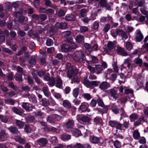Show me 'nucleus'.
I'll use <instances>...</instances> for the list:
<instances>
[{"instance_id":"obj_1","label":"nucleus","mask_w":148,"mask_h":148,"mask_svg":"<svg viewBox=\"0 0 148 148\" xmlns=\"http://www.w3.org/2000/svg\"><path fill=\"white\" fill-rule=\"evenodd\" d=\"M83 83L86 85L88 88H93L94 86H96L99 85V82L97 81L90 82L87 77H84L83 80Z\"/></svg>"},{"instance_id":"obj_2","label":"nucleus","mask_w":148,"mask_h":148,"mask_svg":"<svg viewBox=\"0 0 148 148\" xmlns=\"http://www.w3.org/2000/svg\"><path fill=\"white\" fill-rule=\"evenodd\" d=\"M106 93L112 97L115 100L119 97V94L118 91L115 88H112L106 91Z\"/></svg>"},{"instance_id":"obj_3","label":"nucleus","mask_w":148,"mask_h":148,"mask_svg":"<svg viewBox=\"0 0 148 148\" xmlns=\"http://www.w3.org/2000/svg\"><path fill=\"white\" fill-rule=\"evenodd\" d=\"M109 125L111 127H115L117 129L120 130H124V129H123L122 124L116 121H110Z\"/></svg>"},{"instance_id":"obj_4","label":"nucleus","mask_w":148,"mask_h":148,"mask_svg":"<svg viewBox=\"0 0 148 148\" xmlns=\"http://www.w3.org/2000/svg\"><path fill=\"white\" fill-rule=\"evenodd\" d=\"M78 71L75 67L71 68V70H69L67 72V76L70 79L71 78L75 75L77 74Z\"/></svg>"},{"instance_id":"obj_5","label":"nucleus","mask_w":148,"mask_h":148,"mask_svg":"<svg viewBox=\"0 0 148 148\" xmlns=\"http://www.w3.org/2000/svg\"><path fill=\"white\" fill-rule=\"evenodd\" d=\"M99 4L101 7H105L108 10H111L110 6L107 2V0H100L99 1Z\"/></svg>"},{"instance_id":"obj_6","label":"nucleus","mask_w":148,"mask_h":148,"mask_svg":"<svg viewBox=\"0 0 148 148\" xmlns=\"http://www.w3.org/2000/svg\"><path fill=\"white\" fill-rule=\"evenodd\" d=\"M143 35L140 31L139 30H137L135 38L136 41L140 42L143 39Z\"/></svg>"},{"instance_id":"obj_7","label":"nucleus","mask_w":148,"mask_h":148,"mask_svg":"<svg viewBox=\"0 0 148 148\" xmlns=\"http://www.w3.org/2000/svg\"><path fill=\"white\" fill-rule=\"evenodd\" d=\"M100 137H97L94 136H90V142L93 144H97L99 143Z\"/></svg>"},{"instance_id":"obj_8","label":"nucleus","mask_w":148,"mask_h":148,"mask_svg":"<svg viewBox=\"0 0 148 148\" xmlns=\"http://www.w3.org/2000/svg\"><path fill=\"white\" fill-rule=\"evenodd\" d=\"M110 87V84L106 82H103L100 85L99 88L101 90L106 89Z\"/></svg>"},{"instance_id":"obj_9","label":"nucleus","mask_w":148,"mask_h":148,"mask_svg":"<svg viewBox=\"0 0 148 148\" xmlns=\"http://www.w3.org/2000/svg\"><path fill=\"white\" fill-rule=\"evenodd\" d=\"M79 116V115H78L77 116V119L78 120H80L84 123H88L90 120V118L87 116H83L81 117H78Z\"/></svg>"},{"instance_id":"obj_10","label":"nucleus","mask_w":148,"mask_h":148,"mask_svg":"<svg viewBox=\"0 0 148 148\" xmlns=\"http://www.w3.org/2000/svg\"><path fill=\"white\" fill-rule=\"evenodd\" d=\"M56 87L60 88H62V79L58 76L56 77Z\"/></svg>"},{"instance_id":"obj_11","label":"nucleus","mask_w":148,"mask_h":148,"mask_svg":"<svg viewBox=\"0 0 148 148\" xmlns=\"http://www.w3.org/2000/svg\"><path fill=\"white\" fill-rule=\"evenodd\" d=\"M131 61L129 58H127L124 60L123 65L127 66L129 68H131L132 67V64H131Z\"/></svg>"},{"instance_id":"obj_12","label":"nucleus","mask_w":148,"mask_h":148,"mask_svg":"<svg viewBox=\"0 0 148 148\" xmlns=\"http://www.w3.org/2000/svg\"><path fill=\"white\" fill-rule=\"evenodd\" d=\"M7 137V134L5 132L1 130L0 132V140L2 141H4L6 140Z\"/></svg>"},{"instance_id":"obj_13","label":"nucleus","mask_w":148,"mask_h":148,"mask_svg":"<svg viewBox=\"0 0 148 148\" xmlns=\"http://www.w3.org/2000/svg\"><path fill=\"white\" fill-rule=\"evenodd\" d=\"M87 109V103L85 102L82 103L81 105L79 106V109L81 112L86 111Z\"/></svg>"},{"instance_id":"obj_14","label":"nucleus","mask_w":148,"mask_h":148,"mask_svg":"<svg viewBox=\"0 0 148 148\" xmlns=\"http://www.w3.org/2000/svg\"><path fill=\"white\" fill-rule=\"evenodd\" d=\"M74 121L73 120L69 119L66 123L65 126L67 128H71L74 126Z\"/></svg>"},{"instance_id":"obj_15","label":"nucleus","mask_w":148,"mask_h":148,"mask_svg":"<svg viewBox=\"0 0 148 148\" xmlns=\"http://www.w3.org/2000/svg\"><path fill=\"white\" fill-rule=\"evenodd\" d=\"M61 49L62 52H65L70 51V47L68 43L62 45L61 47Z\"/></svg>"},{"instance_id":"obj_16","label":"nucleus","mask_w":148,"mask_h":148,"mask_svg":"<svg viewBox=\"0 0 148 148\" xmlns=\"http://www.w3.org/2000/svg\"><path fill=\"white\" fill-rule=\"evenodd\" d=\"M68 44L70 47V50L71 51L72 49H75L77 47V45L75 43L73 42L72 40H71L70 41L67 40Z\"/></svg>"},{"instance_id":"obj_17","label":"nucleus","mask_w":148,"mask_h":148,"mask_svg":"<svg viewBox=\"0 0 148 148\" xmlns=\"http://www.w3.org/2000/svg\"><path fill=\"white\" fill-rule=\"evenodd\" d=\"M28 62L32 66H33L34 65H35L36 64V59L35 56H32Z\"/></svg>"},{"instance_id":"obj_18","label":"nucleus","mask_w":148,"mask_h":148,"mask_svg":"<svg viewBox=\"0 0 148 148\" xmlns=\"http://www.w3.org/2000/svg\"><path fill=\"white\" fill-rule=\"evenodd\" d=\"M38 144L40 145L45 146L47 143V141L44 138H40L37 140Z\"/></svg>"},{"instance_id":"obj_19","label":"nucleus","mask_w":148,"mask_h":148,"mask_svg":"<svg viewBox=\"0 0 148 148\" xmlns=\"http://www.w3.org/2000/svg\"><path fill=\"white\" fill-rule=\"evenodd\" d=\"M95 73L97 74H99L103 70V67L101 65H96L95 66Z\"/></svg>"},{"instance_id":"obj_20","label":"nucleus","mask_w":148,"mask_h":148,"mask_svg":"<svg viewBox=\"0 0 148 148\" xmlns=\"http://www.w3.org/2000/svg\"><path fill=\"white\" fill-rule=\"evenodd\" d=\"M88 10V9L86 8H83L81 10L80 13L81 16L83 18L86 17Z\"/></svg>"},{"instance_id":"obj_21","label":"nucleus","mask_w":148,"mask_h":148,"mask_svg":"<svg viewBox=\"0 0 148 148\" xmlns=\"http://www.w3.org/2000/svg\"><path fill=\"white\" fill-rule=\"evenodd\" d=\"M42 90L45 96L47 97H48L49 96V92L47 86L43 87L42 88Z\"/></svg>"},{"instance_id":"obj_22","label":"nucleus","mask_w":148,"mask_h":148,"mask_svg":"<svg viewBox=\"0 0 148 148\" xmlns=\"http://www.w3.org/2000/svg\"><path fill=\"white\" fill-rule=\"evenodd\" d=\"M47 122L53 124L55 123V119L53 114L48 116L47 118Z\"/></svg>"},{"instance_id":"obj_23","label":"nucleus","mask_w":148,"mask_h":148,"mask_svg":"<svg viewBox=\"0 0 148 148\" xmlns=\"http://www.w3.org/2000/svg\"><path fill=\"white\" fill-rule=\"evenodd\" d=\"M133 137L135 140H137L140 137V134L138 130L134 131L133 134Z\"/></svg>"},{"instance_id":"obj_24","label":"nucleus","mask_w":148,"mask_h":148,"mask_svg":"<svg viewBox=\"0 0 148 148\" xmlns=\"http://www.w3.org/2000/svg\"><path fill=\"white\" fill-rule=\"evenodd\" d=\"M115 42L114 41H109L107 45V47L109 50H112L114 47V45L115 44Z\"/></svg>"},{"instance_id":"obj_25","label":"nucleus","mask_w":148,"mask_h":148,"mask_svg":"<svg viewBox=\"0 0 148 148\" xmlns=\"http://www.w3.org/2000/svg\"><path fill=\"white\" fill-rule=\"evenodd\" d=\"M62 104L63 106L66 108H69L71 107V103L68 100H64L63 101Z\"/></svg>"},{"instance_id":"obj_26","label":"nucleus","mask_w":148,"mask_h":148,"mask_svg":"<svg viewBox=\"0 0 148 148\" xmlns=\"http://www.w3.org/2000/svg\"><path fill=\"white\" fill-rule=\"evenodd\" d=\"M138 117V115L135 113H132L129 116V118L131 122L135 121Z\"/></svg>"},{"instance_id":"obj_27","label":"nucleus","mask_w":148,"mask_h":148,"mask_svg":"<svg viewBox=\"0 0 148 148\" xmlns=\"http://www.w3.org/2000/svg\"><path fill=\"white\" fill-rule=\"evenodd\" d=\"M71 138V136L69 134H63L61 136V139L63 140H68Z\"/></svg>"},{"instance_id":"obj_28","label":"nucleus","mask_w":148,"mask_h":148,"mask_svg":"<svg viewBox=\"0 0 148 148\" xmlns=\"http://www.w3.org/2000/svg\"><path fill=\"white\" fill-rule=\"evenodd\" d=\"M14 139L16 141L22 144H24L26 142L25 140V139L21 138L17 136H15Z\"/></svg>"},{"instance_id":"obj_29","label":"nucleus","mask_w":148,"mask_h":148,"mask_svg":"<svg viewBox=\"0 0 148 148\" xmlns=\"http://www.w3.org/2000/svg\"><path fill=\"white\" fill-rule=\"evenodd\" d=\"M144 119V117L143 116H141L139 118L138 120L134 123V125L135 126H137L140 125L142 121Z\"/></svg>"},{"instance_id":"obj_30","label":"nucleus","mask_w":148,"mask_h":148,"mask_svg":"<svg viewBox=\"0 0 148 148\" xmlns=\"http://www.w3.org/2000/svg\"><path fill=\"white\" fill-rule=\"evenodd\" d=\"M84 40V37L82 35H77L75 38V40L77 43H80Z\"/></svg>"},{"instance_id":"obj_31","label":"nucleus","mask_w":148,"mask_h":148,"mask_svg":"<svg viewBox=\"0 0 148 148\" xmlns=\"http://www.w3.org/2000/svg\"><path fill=\"white\" fill-rule=\"evenodd\" d=\"M79 88H76L73 89L72 94L75 98H76L79 95Z\"/></svg>"},{"instance_id":"obj_32","label":"nucleus","mask_w":148,"mask_h":148,"mask_svg":"<svg viewBox=\"0 0 148 148\" xmlns=\"http://www.w3.org/2000/svg\"><path fill=\"white\" fill-rule=\"evenodd\" d=\"M65 19L66 20L68 21H73L75 20L74 16L72 14L67 15Z\"/></svg>"},{"instance_id":"obj_33","label":"nucleus","mask_w":148,"mask_h":148,"mask_svg":"<svg viewBox=\"0 0 148 148\" xmlns=\"http://www.w3.org/2000/svg\"><path fill=\"white\" fill-rule=\"evenodd\" d=\"M48 84L51 86H54L55 84V79L54 77H51L49 80L48 81Z\"/></svg>"},{"instance_id":"obj_34","label":"nucleus","mask_w":148,"mask_h":148,"mask_svg":"<svg viewBox=\"0 0 148 148\" xmlns=\"http://www.w3.org/2000/svg\"><path fill=\"white\" fill-rule=\"evenodd\" d=\"M72 133L76 137L80 136L81 134L80 131L77 129H73L72 130Z\"/></svg>"},{"instance_id":"obj_35","label":"nucleus","mask_w":148,"mask_h":148,"mask_svg":"<svg viewBox=\"0 0 148 148\" xmlns=\"http://www.w3.org/2000/svg\"><path fill=\"white\" fill-rule=\"evenodd\" d=\"M84 46L85 48L89 52L91 53L92 51V47L89 44L87 43H84Z\"/></svg>"},{"instance_id":"obj_36","label":"nucleus","mask_w":148,"mask_h":148,"mask_svg":"<svg viewBox=\"0 0 148 148\" xmlns=\"http://www.w3.org/2000/svg\"><path fill=\"white\" fill-rule=\"evenodd\" d=\"M93 122L96 124H101L102 122V119L99 117H96L94 119Z\"/></svg>"},{"instance_id":"obj_37","label":"nucleus","mask_w":148,"mask_h":148,"mask_svg":"<svg viewBox=\"0 0 148 148\" xmlns=\"http://www.w3.org/2000/svg\"><path fill=\"white\" fill-rule=\"evenodd\" d=\"M8 129L13 134H16L19 133L16 127H12L9 128Z\"/></svg>"},{"instance_id":"obj_38","label":"nucleus","mask_w":148,"mask_h":148,"mask_svg":"<svg viewBox=\"0 0 148 148\" xmlns=\"http://www.w3.org/2000/svg\"><path fill=\"white\" fill-rule=\"evenodd\" d=\"M126 49L128 51H130L133 47V45L130 42L127 41L125 44Z\"/></svg>"},{"instance_id":"obj_39","label":"nucleus","mask_w":148,"mask_h":148,"mask_svg":"<svg viewBox=\"0 0 148 148\" xmlns=\"http://www.w3.org/2000/svg\"><path fill=\"white\" fill-rule=\"evenodd\" d=\"M29 104L27 103H23L22 104V107L27 111L29 112L30 111Z\"/></svg>"},{"instance_id":"obj_40","label":"nucleus","mask_w":148,"mask_h":148,"mask_svg":"<svg viewBox=\"0 0 148 148\" xmlns=\"http://www.w3.org/2000/svg\"><path fill=\"white\" fill-rule=\"evenodd\" d=\"M15 79L18 82L22 81H23L22 75L20 74H16L15 75Z\"/></svg>"},{"instance_id":"obj_41","label":"nucleus","mask_w":148,"mask_h":148,"mask_svg":"<svg viewBox=\"0 0 148 148\" xmlns=\"http://www.w3.org/2000/svg\"><path fill=\"white\" fill-rule=\"evenodd\" d=\"M86 60V58L85 55L82 53L80 56L79 57V62L84 63Z\"/></svg>"},{"instance_id":"obj_42","label":"nucleus","mask_w":148,"mask_h":148,"mask_svg":"<svg viewBox=\"0 0 148 148\" xmlns=\"http://www.w3.org/2000/svg\"><path fill=\"white\" fill-rule=\"evenodd\" d=\"M12 111L15 113L18 114L20 115H22L23 113L18 109L15 107H13L12 108Z\"/></svg>"},{"instance_id":"obj_43","label":"nucleus","mask_w":148,"mask_h":148,"mask_svg":"<svg viewBox=\"0 0 148 148\" xmlns=\"http://www.w3.org/2000/svg\"><path fill=\"white\" fill-rule=\"evenodd\" d=\"M50 141L53 145H55L58 143L57 138L55 136H52Z\"/></svg>"},{"instance_id":"obj_44","label":"nucleus","mask_w":148,"mask_h":148,"mask_svg":"<svg viewBox=\"0 0 148 148\" xmlns=\"http://www.w3.org/2000/svg\"><path fill=\"white\" fill-rule=\"evenodd\" d=\"M16 124L19 128H21L24 125L23 123L20 120H16Z\"/></svg>"},{"instance_id":"obj_45","label":"nucleus","mask_w":148,"mask_h":148,"mask_svg":"<svg viewBox=\"0 0 148 148\" xmlns=\"http://www.w3.org/2000/svg\"><path fill=\"white\" fill-rule=\"evenodd\" d=\"M113 145L116 148H120L121 146V143L118 140L114 142Z\"/></svg>"},{"instance_id":"obj_46","label":"nucleus","mask_w":148,"mask_h":148,"mask_svg":"<svg viewBox=\"0 0 148 148\" xmlns=\"http://www.w3.org/2000/svg\"><path fill=\"white\" fill-rule=\"evenodd\" d=\"M122 125L123 129H127L128 127L129 126V121H127L126 120L124 121Z\"/></svg>"},{"instance_id":"obj_47","label":"nucleus","mask_w":148,"mask_h":148,"mask_svg":"<svg viewBox=\"0 0 148 148\" xmlns=\"http://www.w3.org/2000/svg\"><path fill=\"white\" fill-rule=\"evenodd\" d=\"M52 126L49 127L46 126L42 128V129L45 132H49L52 131Z\"/></svg>"},{"instance_id":"obj_48","label":"nucleus","mask_w":148,"mask_h":148,"mask_svg":"<svg viewBox=\"0 0 148 148\" xmlns=\"http://www.w3.org/2000/svg\"><path fill=\"white\" fill-rule=\"evenodd\" d=\"M33 114L35 116H41L43 114V112L39 110L36 112H34Z\"/></svg>"},{"instance_id":"obj_49","label":"nucleus","mask_w":148,"mask_h":148,"mask_svg":"<svg viewBox=\"0 0 148 148\" xmlns=\"http://www.w3.org/2000/svg\"><path fill=\"white\" fill-rule=\"evenodd\" d=\"M87 67L91 73H95V69L94 67L90 65H88L87 66Z\"/></svg>"},{"instance_id":"obj_50","label":"nucleus","mask_w":148,"mask_h":148,"mask_svg":"<svg viewBox=\"0 0 148 148\" xmlns=\"http://www.w3.org/2000/svg\"><path fill=\"white\" fill-rule=\"evenodd\" d=\"M42 105L45 106H48L49 104V102L46 99L44 98L42 99Z\"/></svg>"},{"instance_id":"obj_51","label":"nucleus","mask_w":148,"mask_h":148,"mask_svg":"<svg viewBox=\"0 0 148 148\" xmlns=\"http://www.w3.org/2000/svg\"><path fill=\"white\" fill-rule=\"evenodd\" d=\"M35 118L34 116H29L26 118V121L27 123L31 122Z\"/></svg>"},{"instance_id":"obj_52","label":"nucleus","mask_w":148,"mask_h":148,"mask_svg":"<svg viewBox=\"0 0 148 148\" xmlns=\"http://www.w3.org/2000/svg\"><path fill=\"white\" fill-rule=\"evenodd\" d=\"M39 18L41 21H44L47 19V16L45 14H40L39 15Z\"/></svg>"},{"instance_id":"obj_53","label":"nucleus","mask_w":148,"mask_h":148,"mask_svg":"<svg viewBox=\"0 0 148 148\" xmlns=\"http://www.w3.org/2000/svg\"><path fill=\"white\" fill-rule=\"evenodd\" d=\"M24 130L25 132L27 133H30L32 130V129L28 125H25V127Z\"/></svg>"},{"instance_id":"obj_54","label":"nucleus","mask_w":148,"mask_h":148,"mask_svg":"<svg viewBox=\"0 0 148 148\" xmlns=\"http://www.w3.org/2000/svg\"><path fill=\"white\" fill-rule=\"evenodd\" d=\"M88 30V28L86 26H81L80 27V30L81 32H84Z\"/></svg>"},{"instance_id":"obj_55","label":"nucleus","mask_w":148,"mask_h":148,"mask_svg":"<svg viewBox=\"0 0 148 148\" xmlns=\"http://www.w3.org/2000/svg\"><path fill=\"white\" fill-rule=\"evenodd\" d=\"M112 111L115 114H117L118 112V110L117 108V106L113 105L111 107Z\"/></svg>"},{"instance_id":"obj_56","label":"nucleus","mask_w":148,"mask_h":148,"mask_svg":"<svg viewBox=\"0 0 148 148\" xmlns=\"http://www.w3.org/2000/svg\"><path fill=\"white\" fill-rule=\"evenodd\" d=\"M53 115L55 121H59L61 119V117L60 116L57 114H53Z\"/></svg>"},{"instance_id":"obj_57","label":"nucleus","mask_w":148,"mask_h":148,"mask_svg":"<svg viewBox=\"0 0 148 148\" xmlns=\"http://www.w3.org/2000/svg\"><path fill=\"white\" fill-rule=\"evenodd\" d=\"M98 105L101 107H103L104 104L102 100L100 98L98 99L97 100V101Z\"/></svg>"},{"instance_id":"obj_58","label":"nucleus","mask_w":148,"mask_h":148,"mask_svg":"<svg viewBox=\"0 0 148 148\" xmlns=\"http://www.w3.org/2000/svg\"><path fill=\"white\" fill-rule=\"evenodd\" d=\"M0 34L1 35L4 36H8V32L7 30H4L3 31H2L0 30Z\"/></svg>"},{"instance_id":"obj_59","label":"nucleus","mask_w":148,"mask_h":148,"mask_svg":"<svg viewBox=\"0 0 148 148\" xmlns=\"http://www.w3.org/2000/svg\"><path fill=\"white\" fill-rule=\"evenodd\" d=\"M38 62L42 65H44L46 62L45 59L44 58H41L38 61Z\"/></svg>"},{"instance_id":"obj_60","label":"nucleus","mask_w":148,"mask_h":148,"mask_svg":"<svg viewBox=\"0 0 148 148\" xmlns=\"http://www.w3.org/2000/svg\"><path fill=\"white\" fill-rule=\"evenodd\" d=\"M125 93L126 95L133 93V91L130 89L126 88L125 90Z\"/></svg>"},{"instance_id":"obj_61","label":"nucleus","mask_w":148,"mask_h":148,"mask_svg":"<svg viewBox=\"0 0 148 148\" xmlns=\"http://www.w3.org/2000/svg\"><path fill=\"white\" fill-rule=\"evenodd\" d=\"M73 148H84V147L80 143H77L73 145Z\"/></svg>"},{"instance_id":"obj_62","label":"nucleus","mask_w":148,"mask_h":148,"mask_svg":"<svg viewBox=\"0 0 148 148\" xmlns=\"http://www.w3.org/2000/svg\"><path fill=\"white\" fill-rule=\"evenodd\" d=\"M140 144H145L146 143V140L145 138L144 137H143L140 138L138 140Z\"/></svg>"},{"instance_id":"obj_63","label":"nucleus","mask_w":148,"mask_h":148,"mask_svg":"<svg viewBox=\"0 0 148 148\" xmlns=\"http://www.w3.org/2000/svg\"><path fill=\"white\" fill-rule=\"evenodd\" d=\"M97 101L94 99H92L90 103V106L92 107H95L97 104Z\"/></svg>"},{"instance_id":"obj_64","label":"nucleus","mask_w":148,"mask_h":148,"mask_svg":"<svg viewBox=\"0 0 148 148\" xmlns=\"http://www.w3.org/2000/svg\"><path fill=\"white\" fill-rule=\"evenodd\" d=\"M84 98L87 100H89L91 99V96L89 93H84L83 95Z\"/></svg>"}]
</instances>
